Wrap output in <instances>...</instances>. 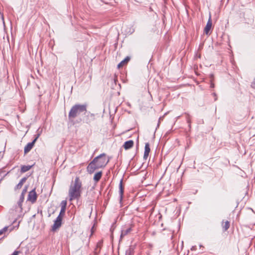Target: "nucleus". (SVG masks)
Instances as JSON below:
<instances>
[{"instance_id": "nucleus-8", "label": "nucleus", "mask_w": 255, "mask_h": 255, "mask_svg": "<svg viewBox=\"0 0 255 255\" xmlns=\"http://www.w3.org/2000/svg\"><path fill=\"white\" fill-rule=\"evenodd\" d=\"M212 20L211 17H210L204 29V32L206 35H208L209 34V32L212 28Z\"/></svg>"}, {"instance_id": "nucleus-25", "label": "nucleus", "mask_w": 255, "mask_h": 255, "mask_svg": "<svg viewBox=\"0 0 255 255\" xmlns=\"http://www.w3.org/2000/svg\"><path fill=\"white\" fill-rule=\"evenodd\" d=\"M251 86L253 88L255 89V78L254 79V81L252 82Z\"/></svg>"}, {"instance_id": "nucleus-18", "label": "nucleus", "mask_w": 255, "mask_h": 255, "mask_svg": "<svg viewBox=\"0 0 255 255\" xmlns=\"http://www.w3.org/2000/svg\"><path fill=\"white\" fill-rule=\"evenodd\" d=\"M88 119L87 120L86 123H89L91 121H93L95 120V115L94 114L89 113L87 116Z\"/></svg>"}, {"instance_id": "nucleus-5", "label": "nucleus", "mask_w": 255, "mask_h": 255, "mask_svg": "<svg viewBox=\"0 0 255 255\" xmlns=\"http://www.w3.org/2000/svg\"><path fill=\"white\" fill-rule=\"evenodd\" d=\"M40 134L39 133H37L36 135H35V137L33 139V140L32 142H29L26 144V145L25 146L24 149V151L25 153L28 152L32 148L35 142H36L37 139L39 137Z\"/></svg>"}, {"instance_id": "nucleus-23", "label": "nucleus", "mask_w": 255, "mask_h": 255, "mask_svg": "<svg viewBox=\"0 0 255 255\" xmlns=\"http://www.w3.org/2000/svg\"><path fill=\"white\" fill-rule=\"evenodd\" d=\"M61 208H65L66 209V205H67V201L66 200H63L60 204Z\"/></svg>"}, {"instance_id": "nucleus-6", "label": "nucleus", "mask_w": 255, "mask_h": 255, "mask_svg": "<svg viewBox=\"0 0 255 255\" xmlns=\"http://www.w3.org/2000/svg\"><path fill=\"white\" fill-rule=\"evenodd\" d=\"M37 198V195L35 191V189H33L30 191L28 195L27 200L34 203L36 202Z\"/></svg>"}, {"instance_id": "nucleus-3", "label": "nucleus", "mask_w": 255, "mask_h": 255, "mask_svg": "<svg viewBox=\"0 0 255 255\" xmlns=\"http://www.w3.org/2000/svg\"><path fill=\"white\" fill-rule=\"evenodd\" d=\"M94 159H96L95 162L97 163L98 167L100 168L104 167L109 161V159L107 158L106 154L105 153L101 154L94 158Z\"/></svg>"}, {"instance_id": "nucleus-15", "label": "nucleus", "mask_w": 255, "mask_h": 255, "mask_svg": "<svg viewBox=\"0 0 255 255\" xmlns=\"http://www.w3.org/2000/svg\"><path fill=\"white\" fill-rule=\"evenodd\" d=\"M27 178L26 177L22 178L19 182L17 184V185L15 186V189H18L22 187L23 183L26 181Z\"/></svg>"}, {"instance_id": "nucleus-12", "label": "nucleus", "mask_w": 255, "mask_h": 255, "mask_svg": "<svg viewBox=\"0 0 255 255\" xmlns=\"http://www.w3.org/2000/svg\"><path fill=\"white\" fill-rule=\"evenodd\" d=\"M133 145V141L132 140L127 141L124 144V147L126 149H128Z\"/></svg>"}, {"instance_id": "nucleus-20", "label": "nucleus", "mask_w": 255, "mask_h": 255, "mask_svg": "<svg viewBox=\"0 0 255 255\" xmlns=\"http://www.w3.org/2000/svg\"><path fill=\"white\" fill-rule=\"evenodd\" d=\"M133 249L130 247L126 250L125 255H133Z\"/></svg>"}, {"instance_id": "nucleus-4", "label": "nucleus", "mask_w": 255, "mask_h": 255, "mask_svg": "<svg viewBox=\"0 0 255 255\" xmlns=\"http://www.w3.org/2000/svg\"><path fill=\"white\" fill-rule=\"evenodd\" d=\"M96 159H93L88 165L87 167V170L89 174L94 173L95 170L100 168L98 167L97 163L95 162Z\"/></svg>"}, {"instance_id": "nucleus-9", "label": "nucleus", "mask_w": 255, "mask_h": 255, "mask_svg": "<svg viewBox=\"0 0 255 255\" xmlns=\"http://www.w3.org/2000/svg\"><path fill=\"white\" fill-rule=\"evenodd\" d=\"M150 149L149 147V144L148 143H146L144 147V152L143 155V159L146 160L150 152Z\"/></svg>"}, {"instance_id": "nucleus-14", "label": "nucleus", "mask_w": 255, "mask_h": 255, "mask_svg": "<svg viewBox=\"0 0 255 255\" xmlns=\"http://www.w3.org/2000/svg\"><path fill=\"white\" fill-rule=\"evenodd\" d=\"M130 60V57H128V56H127V57H126L125 58V59H124L123 60H122L118 65V67L119 68L123 67L125 64H127Z\"/></svg>"}, {"instance_id": "nucleus-24", "label": "nucleus", "mask_w": 255, "mask_h": 255, "mask_svg": "<svg viewBox=\"0 0 255 255\" xmlns=\"http://www.w3.org/2000/svg\"><path fill=\"white\" fill-rule=\"evenodd\" d=\"M26 192H27V187H25V188L23 189L20 195H23V196H24Z\"/></svg>"}, {"instance_id": "nucleus-7", "label": "nucleus", "mask_w": 255, "mask_h": 255, "mask_svg": "<svg viewBox=\"0 0 255 255\" xmlns=\"http://www.w3.org/2000/svg\"><path fill=\"white\" fill-rule=\"evenodd\" d=\"M62 217H60V216H58L56 218L52 227V231H54L61 227L62 224Z\"/></svg>"}, {"instance_id": "nucleus-11", "label": "nucleus", "mask_w": 255, "mask_h": 255, "mask_svg": "<svg viewBox=\"0 0 255 255\" xmlns=\"http://www.w3.org/2000/svg\"><path fill=\"white\" fill-rule=\"evenodd\" d=\"M221 225H222V227L223 229V231L225 232V231H227L228 229L230 228V222L228 221H223Z\"/></svg>"}, {"instance_id": "nucleus-13", "label": "nucleus", "mask_w": 255, "mask_h": 255, "mask_svg": "<svg viewBox=\"0 0 255 255\" xmlns=\"http://www.w3.org/2000/svg\"><path fill=\"white\" fill-rule=\"evenodd\" d=\"M102 176V171H99V172L96 173L94 175V178H93L94 181L96 183L98 182L101 178Z\"/></svg>"}, {"instance_id": "nucleus-17", "label": "nucleus", "mask_w": 255, "mask_h": 255, "mask_svg": "<svg viewBox=\"0 0 255 255\" xmlns=\"http://www.w3.org/2000/svg\"><path fill=\"white\" fill-rule=\"evenodd\" d=\"M32 166L31 165H23L21 167V172H25L31 169Z\"/></svg>"}, {"instance_id": "nucleus-22", "label": "nucleus", "mask_w": 255, "mask_h": 255, "mask_svg": "<svg viewBox=\"0 0 255 255\" xmlns=\"http://www.w3.org/2000/svg\"><path fill=\"white\" fill-rule=\"evenodd\" d=\"M8 227H4L3 228L0 230V236L5 233L8 230Z\"/></svg>"}, {"instance_id": "nucleus-19", "label": "nucleus", "mask_w": 255, "mask_h": 255, "mask_svg": "<svg viewBox=\"0 0 255 255\" xmlns=\"http://www.w3.org/2000/svg\"><path fill=\"white\" fill-rule=\"evenodd\" d=\"M24 199V196H23V195H20L19 200L17 202V204L19 208H20L21 209L22 208V203L23 202Z\"/></svg>"}, {"instance_id": "nucleus-1", "label": "nucleus", "mask_w": 255, "mask_h": 255, "mask_svg": "<svg viewBox=\"0 0 255 255\" xmlns=\"http://www.w3.org/2000/svg\"><path fill=\"white\" fill-rule=\"evenodd\" d=\"M82 183L78 177H76L73 184H72L69 190V200L70 201L78 199L81 196Z\"/></svg>"}, {"instance_id": "nucleus-16", "label": "nucleus", "mask_w": 255, "mask_h": 255, "mask_svg": "<svg viewBox=\"0 0 255 255\" xmlns=\"http://www.w3.org/2000/svg\"><path fill=\"white\" fill-rule=\"evenodd\" d=\"M131 231V228H128L126 230H123L121 232V238H123L127 235H128V233H129Z\"/></svg>"}, {"instance_id": "nucleus-26", "label": "nucleus", "mask_w": 255, "mask_h": 255, "mask_svg": "<svg viewBox=\"0 0 255 255\" xmlns=\"http://www.w3.org/2000/svg\"><path fill=\"white\" fill-rule=\"evenodd\" d=\"M211 87L212 88H214V84H213V83H212V84H211Z\"/></svg>"}, {"instance_id": "nucleus-2", "label": "nucleus", "mask_w": 255, "mask_h": 255, "mask_svg": "<svg viewBox=\"0 0 255 255\" xmlns=\"http://www.w3.org/2000/svg\"><path fill=\"white\" fill-rule=\"evenodd\" d=\"M87 104H76L72 107L69 114L68 119L70 121H73L77 117L79 116L81 113L87 111Z\"/></svg>"}, {"instance_id": "nucleus-10", "label": "nucleus", "mask_w": 255, "mask_h": 255, "mask_svg": "<svg viewBox=\"0 0 255 255\" xmlns=\"http://www.w3.org/2000/svg\"><path fill=\"white\" fill-rule=\"evenodd\" d=\"M124 187L123 185V180H121L119 184V194H120V201L121 202L123 200L124 194Z\"/></svg>"}, {"instance_id": "nucleus-21", "label": "nucleus", "mask_w": 255, "mask_h": 255, "mask_svg": "<svg viewBox=\"0 0 255 255\" xmlns=\"http://www.w3.org/2000/svg\"><path fill=\"white\" fill-rule=\"evenodd\" d=\"M65 211L66 209L61 208L60 214L58 216H60L62 218V217L65 215Z\"/></svg>"}]
</instances>
